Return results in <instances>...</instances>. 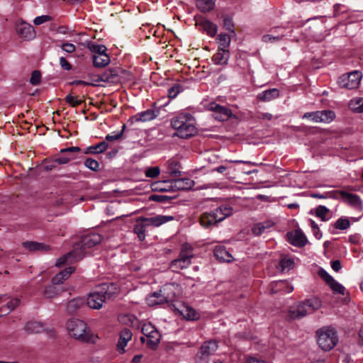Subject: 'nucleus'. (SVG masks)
I'll use <instances>...</instances> for the list:
<instances>
[{
    "label": "nucleus",
    "instance_id": "nucleus-1",
    "mask_svg": "<svg viewBox=\"0 0 363 363\" xmlns=\"http://www.w3.org/2000/svg\"><path fill=\"white\" fill-rule=\"evenodd\" d=\"M181 291L182 288L179 284L174 283L167 284L160 289L147 294L145 298V302L150 307L169 303L177 313L182 314L179 306L175 303L176 301L178 302Z\"/></svg>",
    "mask_w": 363,
    "mask_h": 363
},
{
    "label": "nucleus",
    "instance_id": "nucleus-2",
    "mask_svg": "<svg viewBox=\"0 0 363 363\" xmlns=\"http://www.w3.org/2000/svg\"><path fill=\"white\" fill-rule=\"evenodd\" d=\"M118 292V290L114 284H103L98 291L91 292L88 295L86 304L92 309L99 310L107 298H112Z\"/></svg>",
    "mask_w": 363,
    "mask_h": 363
},
{
    "label": "nucleus",
    "instance_id": "nucleus-3",
    "mask_svg": "<svg viewBox=\"0 0 363 363\" xmlns=\"http://www.w3.org/2000/svg\"><path fill=\"white\" fill-rule=\"evenodd\" d=\"M172 220H173V217L170 216L158 215L149 218L140 217L137 220L133 231L138 235L139 240L143 241L145 239V231L147 227H159Z\"/></svg>",
    "mask_w": 363,
    "mask_h": 363
},
{
    "label": "nucleus",
    "instance_id": "nucleus-4",
    "mask_svg": "<svg viewBox=\"0 0 363 363\" xmlns=\"http://www.w3.org/2000/svg\"><path fill=\"white\" fill-rule=\"evenodd\" d=\"M233 213V208L229 205H223L211 212L203 213L200 217V223L205 228L210 227L223 220Z\"/></svg>",
    "mask_w": 363,
    "mask_h": 363
},
{
    "label": "nucleus",
    "instance_id": "nucleus-5",
    "mask_svg": "<svg viewBox=\"0 0 363 363\" xmlns=\"http://www.w3.org/2000/svg\"><path fill=\"white\" fill-rule=\"evenodd\" d=\"M321 306V301L318 298L308 299L291 308L289 317L291 319L300 318L312 313Z\"/></svg>",
    "mask_w": 363,
    "mask_h": 363
},
{
    "label": "nucleus",
    "instance_id": "nucleus-6",
    "mask_svg": "<svg viewBox=\"0 0 363 363\" xmlns=\"http://www.w3.org/2000/svg\"><path fill=\"white\" fill-rule=\"evenodd\" d=\"M317 342L324 351L331 350L337 343L338 337L336 330L331 327H323L316 332Z\"/></svg>",
    "mask_w": 363,
    "mask_h": 363
},
{
    "label": "nucleus",
    "instance_id": "nucleus-7",
    "mask_svg": "<svg viewBox=\"0 0 363 363\" xmlns=\"http://www.w3.org/2000/svg\"><path fill=\"white\" fill-rule=\"evenodd\" d=\"M67 329L71 337L82 342H89L91 335L87 330V326L83 320L72 318L67 323Z\"/></svg>",
    "mask_w": 363,
    "mask_h": 363
},
{
    "label": "nucleus",
    "instance_id": "nucleus-8",
    "mask_svg": "<svg viewBox=\"0 0 363 363\" xmlns=\"http://www.w3.org/2000/svg\"><path fill=\"white\" fill-rule=\"evenodd\" d=\"M101 240V235L98 233L85 235L82 238L80 242L74 245V253L83 255L84 257L86 254V250L99 244Z\"/></svg>",
    "mask_w": 363,
    "mask_h": 363
},
{
    "label": "nucleus",
    "instance_id": "nucleus-9",
    "mask_svg": "<svg viewBox=\"0 0 363 363\" xmlns=\"http://www.w3.org/2000/svg\"><path fill=\"white\" fill-rule=\"evenodd\" d=\"M202 104L206 110L213 112V117L217 121H225L233 115L230 109L225 106H220L214 101L205 100L202 102Z\"/></svg>",
    "mask_w": 363,
    "mask_h": 363
},
{
    "label": "nucleus",
    "instance_id": "nucleus-10",
    "mask_svg": "<svg viewBox=\"0 0 363 363\" xmlns=\"http://www.w3.org/2000/svg\"><path fill=\"white\" fill-rule=\"evenodd\" d=\"M362 75L359 71H353L342 74L338 79L337 83L341 88L348 89H357L360 83Z\"/></svg>",
    "mask_w": 363,
    "mask_h": 363
},
{
    "label": "nucleus",
    "instance_id": "nucleus-11",
    "mask_svg": "<svg viewBox=\"0 0 363 363\" xmlns=\"http://www.w3.org/2000/svg\"><path fill=\"white\" fill-rule=\"evenodd\" d=\"M141 331L147 338V345L151 348H155L160 341V334L151 323H144Z\"/></svg>",
    "mask_w": 363,
    "mask_h": 363
},
{
    "label": "nucleus",
    "instance_id": "nucleus-12",
    "mask_svg": "<svg viewBox=\"0 0 363 363\" xmlns=\"http://www.w3.org/2000/svg\"><path fill=\"white\" fill-rule=\"evenodd\" d=\"M337 199L341 198L342 201L357 211L363 209L362 201L360 197L354 194L349 193L345 191H337Z\"/></svg>",
    "mask_w": 363,
    "mask_h": 363
},
{
    "label": "nucleus",
    "instance_id": "nucleus-13",
    "mask_svg": "<svg viewBox=\"0 0 363 363\" xmlns=\"http://www.w3.org/2000/svg\"><path fill=\"white\" fill-rule=\"evenodd\" d=\"M335 117V113L329 110L307 112L303 116V118H311L315 123H330L334 120Z\"/></svg>",
    "mask_w": 363,
    "mask_h": 363
},
{
    "label": "nucleus",
    "instance_id": "nucleus-14",
    "mask_svg": "<svg viewBox=\"0 0 363 363\" xmlns=\"http://www.w3.org/2000/svg\"><path fill=\"white\" fill-rule=\"evenodd\" d=\"M196 133L194 118L189 113H183V138H189Z\"/></svg>",
    "mask_w": 363,
    "mask_h": 363
},
{
    "label": "nucleus",
    "instance_id": "nucleus-15",
    "mask_svg": "<svg viewBox=\"0 0 363 363\" xmlns=\"http://www.w3.org/2000/svg\"><path fill=\"white\" fill-rule=\"evenodd\" d=\"M318 274L326 282L334 293L341 295H344L345 294V288L335 280L326 271L320 269Z\"/></svg>",
    "mask_w": 363,
    "mask_h": 363
},
{
    "label": "nucleus",
    "instance_id": "nucleus-16",
    "mask_svg": "<svg viewBox=\"0 0 363 363\" xmlns=\"http://www.w3.org/2000/svg\"><path fill=\"white\" fill-rule=\"evenodd\" d=\"M218 342L216 340H208L205 342L200 348L199 354L201 362L206 363L208 357L213 354L218 350Z\"/></svg>",
    "mask_w": 363,
    "mask_h": 363
},
{
    "label": "nucleus",
    "instance_id": "nucleus-17",
    "mask_svg": "<svg viewBox=\"0 0 363 363\" xmlns=\"http://www.w3.org/2000/svg\"><path fill=\"white\" fill-rule=\"evenodd\" d=\"M16 31L21 38L30 40L35 37V32L32 25L21 21L16 24Z\"/></svg>",
    "mask_w": 363,
    "mask_h": 363
},
{
    "label": "nucleus",
    "instance_id": "nucleus-18",
    "mask_svg": "<svg viewBox=\"0 0 363 363\" xmlns=\"http://www.w3.org/2000/svg\"><path fill=\"white\" fill-rule=\"evenodd\" d=\"M79 151L80 148L78 147H70L62 149L60 151L61 155L55 157V162L60 164H67L69 161L74 158V157L71 155V154L74 152H79Z\"/></svg>",
    "mask_w": 363,
    "mask_h": 363
},
{
    "label": "nucleus",
    "instance_id": "nucleus-19",
    "mask_svg": "<svg viewBox=\"0 0 363 363\" xmlns=\"http://www.w3.org/2000/svg\"><path fill=\"white\" fill-rule=\"evenodd\" d=\"M118 81V71L115 68L106 70L102 74L99 76L96 80H95L96 82H104L108 83H117Z\"/></svg>",
    "mask_w": 363,
    "mask_h": 363
},
{
    "label": "nucleus",
    "instance_id": "nucleus-20",
    "mask_svg": "<svg viewBox=\"0 0 363 363\" xmlns=\"http://www.w3.org/2000/svg\"><path fill=\"white\" fill-rule=\"evenodd\" d=\"M290 242L297 247H303L306 244L307 239L303 232L296 230L288 233Z\"/></svg>",
    "mask_w": 363,
    "mask_h": 363
},
{
    "label": "nucleus",
    "instance_id": "nucleus-21",
    "mask_svg": "<svg viewBox=\"0 0 363 363\" xmlns=\"http://www.w3.org/2000/svg\"><path fill=\"white\" fill-rule=\"evenodd\" d=\"M294 290L293 286L284 280H279L272 282L270 284V291L272 294L283 291L284 293H290Z\"/></svg>",
    "mask_w": 363,
    "mask_h": 363
},
{
    "label": "nucleus",
    "instance_id": "nucleus-22",
    "mask_svg": "<svg viewBox=\"0 0 363 363\" xmlns=\"http://www.w3.org/2000/svg\"><path fill=\"white\" fill-rule=\"evenodd\" d=\"M22 246L30 252H48L50 250V247L42 242L35 241H26L22 242Z\"/></svg>",
    "mask_w": 363,
    "mask_h": 363
},
{
    "label": "nucleus",
    "instance_id": "nucleus-23",
    "mask_svg": "<svg viewBox=\"0 0 363 363\" xmlns=\"http://www.w3.org/2000/svg\"><path fill=\"white\" fill-rule=\"evenodd\" d=\"M213 252L215 257L220 262H230L233 260L232 255L223 246H216Z\"/></svg>",
    "mask_w": 363,
    "mask_h": 363
},
{
    "label": "nucleus",
    "instance_id": "nucleus-24",
    "mask_svg": "<svg viewBox=\"0 0 363 363\" xmlns=\"http://www.w3.org/2000/svg\"><path fill=\"white\" fill-rule=\"evenodd\" d=\"M131 337L132 333L129 329L125 328L121 330L120 333L119 340L117 344L118 350L121 353L124 352V348L126 346L128 342L131 339Z\"/></svg>",
    "mask_w": 363,
    "mask_h": 363
},
{
    "label": "nucleus",
    "instance_id": "nucleus-25",
    "mask_svg": "<svg viewBox=\"0 0 363 363\" xmlns=\"http://www.w3.org/2000/svg\"><path fill=\"white\" fill-rule=\"evenodd\" d=\"M193 247L188 243L183 244V268L191 263V259L194 258L195 253Z\"/></svg>",
    "mask_w": 363,
    "mask_h": 363
},
{
    "label": "nucleus",
    "instance_id": "nucleus-26",
    "mask_svg": "<svg viewBox=\"0 0 363 363\" xmlns=\"http://www.w3.org/2000/svg\"><path fill=\"white\" fill-rule=\"evenodd\" d=\"M157 117L155 112L152 109H147L145 111L137 113L133 116L132 119L135 122H147L153 120Z\"/></svg>",
    "mask_w": 363,
    "mask_h": 363
},
{
    "label": "nucleus",
    "instance_id": "nucleus-27",
    "mask_svg": "<svg viewBox=\"0 0 363 363\" xmlns=\"http://www.w3.org/2000/svg\"><path fill=\"white\" fill-rule=\"evenodd\" d=\"M230 57L228 50L223 48L218 49V51L214 54L213 60L216 65H226Z\"/></svg>",
    "mask_w": 363,
    "mask_h": 363
},
{
    "label": "nucleus",
    "instance_id": "nucleus-28",
    "mask_svg": "<svg viewBox=\"0 0 363 363\" xmlns=\"http://www.w3.org/2000/svg\"><path fill=\"white\" fill-rule=\"evenodd\" d=\"M197 24L203 29L209 36H214L217 32V26L216 24L206 19H201Z\"/></svg>",
    "mask_w": 363,
    "mask_h": 363
},
{
    "label": "nucleus",
    "instance_id": "nucleus-29",
    "mask_svg": "<svg viewBox=\"0 0 363 363\" xmlns=\"http://www.w3.org/2000/svg\"><path fill=\"white\" fill-rule=\"evenodd\" d=\"M83 258V255H78L77 253H74V250L71 252L67 253V255L61 257L59 258L55 265L57 267H60L63 265L64 264L68 262L69 260H70V262H77Z\"/></svg>",
    "mask_w": 363,
    "mask_h": 363
},
{
    "label": "nucleus",
    "instance_id": "nucleus-30",
    "mask_svg": "<svg viewBox=\"0 0 363 363\" xmlns=\"http://www.w3.org/2000/svg\"><path fill=\"white\" fill-rule=\"evenodd\" d=\"M25 330L29 333H40L46 330V325L40 322L30 321L25 325Z\"/></svg>",
    "mask_w": 363,
    "mask_h": 363
},
{
    "label": "nucleus",
    "instance_id": "nucleus-31",
    "mask_svg": "<svg viewBox=\"0 0 363 363\" xmlns=\"http://www.w3.org/2000/svg\"><path fill=\"white\" fill-rule=\"evenodd\" d=\"M279 91L277 89H270L259 93L257 95V99L262 101H269L278 98Z\"/></svg>",
    "mask_w": 363,
    "mask_h": 363
},
{
    "label": "nucleus",
    "instance_id": "nucleus-32",
    "mask_svg": "<svg viewBox=\"0 0 363 363\" xmlns=\"http://www.w3.org/2000/svg\"><path fill=\"white\" fill-rule=\"evenodd\" d=\"M74 267H69L66 269H65L63 271L60 272V273L57 274L53 278H52V284L54 285L59 284L60 283H62L63 281L67 279L70 274L74 271Z\"/></svg>",
    "mask_w": 363,
    "mask_h": 363
},
{
    "label": "nucleus",
    "instance_id": "nucleus-33",
    "mask_svg": "<svg viewBox=\"0 0 363 363\" xmlns=\"http://www.w3.org/2000/svg\"><path fill=\"white\" fill-rule=\"evenodd\" d=\"M108 147V143L106 141H101L95 145L89 146L84 152L86 154H100L106 150Z\"/></svg>",
    "mask_w": 363,
    "mask_h": 363
},
{
    "label": "nucleus",
    "instance_id": "nucleus-34",
    "mask_svg": "<svg viewBox=\"0 0 363 363\" xmlns=\"http://www.w3.org/2000/svg\"><path fill=\"white\" fill-rule=\"evenodd\" d=\"M200 314L193 308L183 305V319L186 320H197Z\"/></svg>",
    "mask_w": 363,
    "mask_h": 363
},
{
    "label": "nucleus",
    "instance_id": "nucleus-35",
    "mask_svg": "<svg viewBox=\"0 0 363 363\" xmlns=\"http://www.w3.org/2000/svg\"><path fill=\"white\" fill-rule=\"evenodd\" d=\"M108 55H93V65L95 67H104L110 63Z\"/></svg>",
    "mask_w": 363,
    "mask_h": 363
},
{
    "label": "nucleus",
    "instance_id": "nucleus-36",
    "mask_svg": "<svg viewBox=\"0 0 363 363\" xmlns=\"http://www.w3.org/2000/svg\"><path fill=\"white\" fill-rule=\"evenodd\" d=\"M216 0H196V6L202 12H208L213 9Z\"/></svg>",
    "mask_w": 363,
    "mask_h": 363
},
{
    "label": "nucleus",
    "instance_id": "nucleus-37",
    "mask_svg": "<svg viewBox=\"0 0 363 363\" xmlns=\"http://www.w3.org/2000/svg\"><path fill=\"white\" fill-rule=\"evenodd\" d=\"M84 304V299L82 298H74L69 301L67 305V310L69 313H74Z\"/></svg>",
    "mask_w": 363,
    "mask_h": 363
},
{
    "label": "nucleus",
    "instance_id": "nucleus-38",
    "mask_svg": "<svg viewBox=\"0 0 363 363\" xmlns=\"http://www.w3.org/2000/svg\"><path fill=\"white\" fill-rule=\"evenodd\" d=\"M181 164L179 161L171 160L169 162L168 172L172 177H177L181 173Z\"/></svg>",
    "mask_w": 363,
    "mask_h": 363
},
{
    "label": "nucleus",
    "instance_id": "nucleus-39",
    "mask_svg": "<svg viewBox=\"0 0 363 363\" xmlns=\"http://www.w3.org/2000/svg\"><path fill=\"white\" fill-rule=\"evenodd\" d=\"M294 267V261L289 257H284L279 262V267L281 272H288Z\"/></svg>",
    "mask_w": 363,
    "mask_h": 363
},
{
    "label": "nucleus",
    "instance_id": "nucleus-40",
    "mask_svg": "<svg viewBox=\"0 0 363 363\" xmlns=\"http://www.w3.org/2000/svg\"><path fill=\"white\" fill-rule=\"evenodd\" d=\"M350 108L357 113L363 112V98H356L350 101Z\"/></svg>",
    "mask_w": 363,
    "mask_h": 363
},
{
    "label": "nucleus",
    "instance_id": "nucleus-41",
    "mask_svg": "<svg viewBox=\"0 0 363 363\" xmlns=\"http://www.w3.org/2000/svg\"><path fill=\"white\" fill-rule=\"evenodd\" d=\"M21 303V300L18 298L11 299L6 305L1 307L4 315L14 310Z\"/></svg>",
    "mask_w": 363,
    "mask_h": 363
},
{
    "label": "nucleus",
    "instance_id": "nucleus-42",
    "mask_svg": "<svg viewBox=\"0 0 363 363\" xmlns=\"http://www.w3.org/2000/svg\"><path fill=\"white\" fill-rule=\"evenodd\" d=\"M88 48L90 51L94 52V55H107L106 53V48L103 45L91 43L88 45Z\"/></svg>",
    "mask_w": 363,
    "mask_h": 363
},
{
    "label": "nucleus",
    "instance_id": "nucleus-43",
    "mask_svg": "<svg viewBox=\"0 0 363 363\" xmlns=\"http://www.w3.org/2000/svg\"><path fill=\"white\" fill-rule=\"evenodd\" d=\"M171 125L174 129L178 130V132L174 133V135H177L178 137H181L180 129L182 128V117L179 115H177L172 118Z\"/></svg>",
    "mask_w": 363,
    "mask_h": 363
},
{
    "label": "nucleus",
    "instance_id": "nucleus-44",
    "mask_svg": "<svg viewBox=\"0 0 363 363\" xmlns=\"http://www.w3.org/2000/svg\"><path fill=\"white\" fill-rule=\"evenodd\" d=\"M125 128V125H123L122 127V130L120 132H118V133L113 132L111 134H108L106 136L105 140L104 141H106V143H107V142H113V141L118 140L121 139V137L123 136Z\"/></svg>",
    "mask_w": 363,
    "mask_h": 363
},
{
    "label": "nucleus",
    "instance_id": "nucleus-45",
    "mask_svg": "<svg viewBox=\"0 0 363 363\" xmlns=\"http://www.w3.org/2000/svg\"><path fill=\"white\" fill-rule=\"evenodd\" d=\"M311 197L315 198V199H337V191H333L326 192L323 194H312Z\"/></svg>",
    "mask_w": 363,
    "mask_h": 363
},
{
    "label": "nucleus",
    "instance_id": "nucleus-46",
    "mask_svg": "<svg viewBox=\"0 0 363 363\" xmlns=\"http://www.w3.org/2000/svg\"><path fill=\"white\" fill-rule=\"evenodd\" d=\"M271 225L269 223H267L266 225L264 223H257L255 225L252 230L254 235H259L262 233H263L265 230V229L269 228Z\"/></svg>",
    "mask_w": 363,
    "mask_h": 363
},
{
    "label": "nucleus",
    "instance_id": "nucleus-47",
    "mask_svg": "<svg viewBox=\"0 0 363 363\" xmlns=\"http://www.w3.org/2000/svg\"><path fill=\"white\" fill-rule=\"evenodd\" d=\"M218 41L220 46H221L222 48L225 49L229 45L230 42V38L227 34L220 33L218 36Z\"/></svg>",
    "mask_w": 363,
    "mask_h": 363
},
{
    "label": "nucleus",
    "instance_id": "nucleus-48",
    "mask_svg": "<svg viewBox=\"0 0 363 363\" xmlns=\"http://www.w3.org/2000/svg\"><path fill=\"white\" fill-rule=\"evenodd\" d=\"M58 290L56 286L53 285L46 287L44 290V296L48 298H52L57 294Z\"/></svg>",
    "mask_w": 363,
    "mask_h": 363
},
{
    "label": "nucleus",
    "instance_id": "nucleus-49",
    "mask_svg": "<svg viewBox=\"0 0 363 363\" xmlns=\"http://www.w3.org/2000/svg\"><path fill=\"white\" fill-rule=\"evenodd\" d=\"M182 87L179 84H174L168 89V97L170 99L176 98L178 94L181 92Z\"/></svg>",
    "mask_w": 363,
    "mask_h": 363
},
{
    "label": "nucleus",
    "instance_id": "nucleus-50",
    "mask_svg": "<svg viewBox=\"0 0 363 363\" xmlns=\"http://www.w3.org/2000/svg\"><path fill=\"white\" fill-rule=\"evenodd\" d=\"M350 221L347 218H339L335 223V228L339 230H345L350 227Z\"/></svg>",
    "mask_w": 363,
    "mask_h": 363
},
{
    "label": "nucleus",
    "instance_id": "nucleus-51",
    "mask_svg": "<svg viewBox=\"0 0 363 363\" xmlns=\"http://www.w3.org/2000/svg\"><path fill=\"white\" fill-rule=\"evenodd\" d=\"M329 210L324 206H319L317 207L315 214L318 217L320 218L322 220L325 221L327 220L326 216Z\"/></svg>",
    "mask_w": 363,
    "mask_h": 363
},
{
    "label": "nucleus",
    "instance_id": "nucleus-52",
    "mask_svg": "<svg viewBox=\"0 0 363 363\" xmlns=\"http://www.w3.org/2000/svg\"><path fill=\"white\" fill-rule=\"evenodd\" d=\"M84 165L86 167L93 171H97L99 167V162L96 160L91 158L86 159L84 161Z\"/></svg>",
    "mask_w": 363,
    "mask_h": 363
},
{
    "label": "nucleus",
    "instance_id": "nucleus-53",
    "mask_svg": "<svg viewBox=\"0 0 363 363\" xmlns=\"http://www.w3.org/2000/svg\"><path fill=\"white\" fill-rule=\"evenodd\" d=\"M160 173V169L159 167H149L146 169L145 174L147 177L150 178H155Z\"/></svg>",
    "mask_w": 363,
    "mask_h": 363
},
{
    "label": "nucleus",
    "instance_id": "nucleus-54",
    "mask_svg": "<svg viewBox=\"0 0 363 363\" xmlns=\"http://www.w3.org/2000/svg\"><path fill=\"white\" fill-rule=\"evenodd\" d=\"M223 26L228 31L234 33V23L230 17L228 16L223 17Z\"/></svg>",
    "mask_w": 363,
    "mask_h": 363
},
{
    "label": "nucleus",
    "instance_id": "nucleus-55",
    "mask_svg": "<svg viewBox=\"0 0 363 363\" xmlns=\"http://www.w3.org/2000/svg\"><path fill=\"white\" fill-rule=\"evenodd\" d=\"M40 79H41L40 72L38 70H35L32 72V74H31V77L30 79V82L31 84L35 86L40 83Z\"/></svg>",
    "mask_w": 363,
    "mask_h": 363
},
{
    "label": "nucleus",
    "instance_id": "nucleus-56",
    "mask_svg": "<svg viewBox=\"0 0 363 363\" xmlns=\"http://www.w3.org/2000/svg\"><path fill=\"white\" fill-rule=\"evenodd\" d=\"M65 101L67 104H70L73 107H76L82 103V100L77 99L76 97L71 94H69L65 97Z\"/></svg>",
    "mask_w": 363,
    "mask_h": 363
},
{
    "label": "nucleus",
    "instance_id": "nucleus-57",
    "mask_svg": "<svg viewBox=\"0 0 363 363\" xmlns=\"http://www.w3.org/2000/svg\"><path fill=\"white\" fill-rule=\"evenodd\" d=\"M283 35L274 36L269 34L264 35L262 36V41L264 43H274L279 41L282 39Z\"/></svg>",
    "mask_w": 363,
    "mask_h": 363
},
{
    "label": "nucleus",
    "instance_id": "nucleus-58",
    "mask_svg": "<svg viewBox=\"0 0 363 363\" xmlns=\"http://www.w3.org/2000/svg\"><path fill=\"white\" fill-rule=\"evenodd\" d=\"M50 20H51V17L50 16L43 15V16H37L36 18H35V19L33 20V23L35 25L38 26V25H41L44 23H46Z\"/></svg>",
    "mask_w": 363,
    "mask_h": 363
},
{
    "label": "nucleus",
    "instance_id": "nucleus-59",
    "mask_svg": "<svg viewBox=\"0 0 363 363\" xmlns=\"http://www.w3.org/2000/svg\"><path fill=\"white\" fill-rule=\"evenodd\" d=\"M61 48L63 51L67 53H72L75 51V46L72 43H65L62 44Z\"/></svg>",
    "mask_w": 363,
    "mask_h": 363
},
{
    "label": "nucleus",
    "instance_id": "nucleus-60",
    "mask_svg": "<svg viewBox=\"0 0 363 363\" xmlns=\"http://www.w3.org/2000/svg\"><path fill=\"white\" fill-rule=\"evenodd\" d=\"M150 201L163 203L168 200V197L164 195L153 194L149 197Z\"/></svg>",
    "mask_w": 363,
    "mask_h": 363
},
{
    "label": "nucleus",
    "instance_id": "nucleus-61",
    "mask_svg": "<svg viewBox=\"0 0 363 363\" xmlns=\"http://www.w3.org/2000/svg\"><path fill=\"white\" fill-rule=\"evenodd\" d=\"M194 186V182L190 179L183 177V190H189Z\"/></svg>",
    "mask_w": 363,
    "mask_h": 363
},
{
    "label": "nucleus",
    "instance_id": "nucleus-62",
    "mask_svg": "<svg viewBox=\"0 0 363 363\" xmlns=\"http://www.w3.org/2000/svg\"><path fill=\"white\" fill-rule=\"evenodd\" d=\"M60 65L65 70L69 71L72 69V65L64 57L60 58Z\"/></svg>",
    "mask_w": 363,
    "mask_h": 363
},
{
    "label": "nucleus",
    "instance_id": "nucleus-63",
    "mask_svg": "<svg viewBox=\"0 0 363 363\" xmlns=\"http://www.w3.org/2000/svg\"><path fill=\"white\" fill-rule=\"evenodd\" d=\"M245 363H267L262 358L249 356L247 357Z\"/></svg>",
    "mask_w": 363,
    "mask_h": 363
},
{
    "label": "nucleus",
    "instance_id": "nucleus-64",
    "mask_svg": "<svg viewBox=\"0 0 363 363\" xmlns=\"http://www.w3.org/2000/svg\"><path fill=\"white\" fill-rule=\"evenodd\" d=\"M72 85H83V86H96V84L91 82H86L82 80H74L70 83Z\"/></svg>",
    "mask_w": 363,
    "mask_h": 363
}]
</instances>
